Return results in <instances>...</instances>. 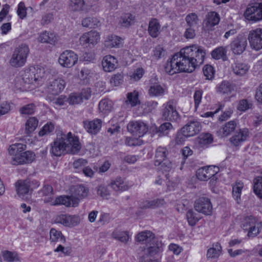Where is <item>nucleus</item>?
<instances>
[{"label":"nucleus","instance_id":"29","mask_svg":"<svg viewBox=\"0 0 262 262\" xmlns=\"http://www.w3.org/2000/svg\"><path fill=\"white\" fill-rule=\"evenodd\" d=\"M37 39L41 43L54 44L58 41V37L53 32L45 31L39 34Z\"/></svg>","mask_w":262,"mask_h":262},{"label":"nucleus","instance_id":"30","mask_svg":"<svg viewBox=\"0 0 262 262\" xmlns=\"http://www.w3.org/2000/svg\"><path fill=\"white\" fill-rule=\"evenodd\" d=\"M101 121L100 119H96L92 121H85L83 125L88 132L92 134H97L101 127Z\"/></svg>","mask_w":262,"mask_h":262},{"label":"nucleus","instance_id":"51","mask_svg":"<svg viewBox=\"0 0 262 262\" xmlns=\"http://www.w3.org/2000/svg\"><path fill=\"white\" fill-rule=\"evenodd\" d=\"M186 218L190 226H194L200 219L198 214L192 210H189L186 213Z\"/></svg>","mask_w":262,"mask_h":262},{"label":"nucleus","instance_id":"63","mask_svg":"<svg viewBox=\"0 0 262 262\" xmlns=\"http://www.w3.org/2000/svg\"><path fill=\"white\" fill-rule=\"evenodd\" d=\"M188 137H189L184 132H182V129H181V130L177 133L175 139L176 143L177 145H182Z\"/></svg>","mask_w":262,"mask_h":262},{"label":"nucleus","instance_id":"16","mask_svg":"<svg viewBox=\"0 0 262 262\" xmlns=\"http://www.w3.org/2000/svg\"><path fill=\"white\" fill-rule=\"evenodd\" d=\"M236 86L229 81L224 80L216 86V92L217 94L231 98L235 96Z\"/></svg>","mask_w":262,"mask_h":262},{"label":"nucleus","instance_id":"25","mask_svg":"<svg viewBox=\"0 0 262 262\" xmlns=\"http://www.w3.org/2000/svg\"><path fill=\"white\" fill-rule=\"evenodd\" d=\"M35 159V155L33 151L28 150L23 151L21 155L16 157L12 162L13 165L26 164L32 163Z\"/></svg>","mask_w":262,"mask_h":262},{"label":"nucleus","instance_id":"57","mask_svg":"<svg viewBox=\"0 0 262 262\" xmlns=\"http://www.w3.org/2000/svg\"><path fill=\"white\" fill-rule=\"evenodd\" d=\"M127 97V100L126 101V102L129 103L132 106H135L139 102L138 99V93L136 91L128 93Z\"/></svg>","mask_w":262,"mask_h":262},{"label":"nucleus","instance_id":"53","mask_svg":"<svg viewBox=\"0 0 262 262\" xmlns=\"http://www.w3.org/2000/svg\"><path fill=\"white\" fill-rule=\"evenodd\" d=\"M41 193L42 196L45 197L44 202L48 203L47 200L48 198H50L52 200L53 199V188L51 186L49 185H45L41 190Z\"/></svg>","mask_w":262,"mask_h":262},{"label":"nucleus","instance_id":"8","mask_svg":"<svg viewBox=\"0 0 262 262\" xmlns=\"http://www.w3.org/2000/svg\"><path fill=\"white\" fill-rule=\"evenodd\" d=\"M248 39L251 48L255 51L262 49V29L256 28L250 31Z\"/></svg>","mask_w":262,"mask_h":262},{"label":"nucleus","instance_id":"5","mask_svg":"<svg viewBox=\"0 0 262 262\" xmlns=\"http://www.w3.org/2000/svg\"><path fill=\"white\" fill-rule=\"evenodd\" d=\"M100 35L95 31H91L82 34L79 39V44L84 48H92L100 41Z\"/></svg>","mask_w":262,"mask_h":262},{"label":"nucleus","instance_id":"37","mask_svg":"<svg viewBox=\"0 0 262 262\" xmlns=\"http://www.w3.org/2000/svg\"><path fill=\"white\" fill-rule=\"evenodd\" d=\"M222 248L219 243H214L212 247L208 249L207 252V257L208 258L214 259L219 257L222 254Z\"/></svg>","mask_w":262,"mask_h":262},{"label":"nucleus","instance_id":"2","mask_svg":"<svg viewBox=\"0 0 262 262\" xmlns=\"http://www.w3.org/2000/svg\"><path fill=\"white\" fill-rule=\"evenodd\" d=\"M30 53L29 46L26 43H21L16 46L12 52L8 63L11 67L19 68L24 67Z\"/></svg>","mask_w":262,"mask_h":262},{"label":"nucleus","instance_id":"47","mask_svg":"<svg viewBox=\"0 0 262 262\" xmlns=\"http://www.w3.org/2000/svg\"><path fill=\"white\" fill-rule=\"evenodd\" d=\"M261 227V222L259 220L257 221L255 224L247 230L248 231L247 236L250 238L255 237L259 233Z\"/></svg>","mask_w":262,"mask_h":262},{"label":"nucleus","instance_id":"9","mask_svg":"<svg viewBox=\"0 0 262 262\" xmlns=\"http://www.w3.org/2000/svg\"><path fill=\"white\" fill-rule=\"evenodd\" d=\"M244 16L245 18L253 22L258 21L262 19V8L257 3L249 5L246 8Z\"/></svg>","mask_w":262,"mask_h":262},{"label":"nucleus","instance_id":"50","mask_svg":"<svg viewBox=\"0 0 262 262\" xmlns=\"http://www.w3.org/2000/svg\"><path fill=\"white\" fill-rule=\"evenodd\" d=\"M254 192L259 198L262 199V177H257L253 180Z\"/></svg>","mask_w":262,"mask_h":262},{"label":"nucleus","instance_id":"39","mask_svg":"<svg viewBox=\"0 0 262 262\" xmlns=\"http://www.w3.org/2000/svg\"><path fill=\"white\" fill-rule=\"evenodd\" d=\"M167 155V150L166 148L162 147H159L156 151L155 165L160 166L161 163L166 160Z\"/></svg>","mask_w":262,"mask_h":262},{"label":"nucleus","instance_id":"35","mask_svg":"<svg viewBox=\"0 0 262 262\" xmlns=\"http://www.w3.org/2000/svg\"><path fill=\"white\" fill-rule=\"evenodd\" d=\"M154 234L150 231L145 230L139 232L135 236V240L140 243L145 242L146 244L155 239Z\"/></svg>","mask_w":262,"mask_h":262},{"label":"nucleus","instance_id":"11","mask_svg":"<svg viewBox=\"0 0 262 262\" xmlns=\"http://www.w3.org/2000/svg\"><path fill=\"white\" fill-rule=\"evenodd\" d=\"M163 249V245L162 242L155 238L148 244H146L143 249L144 254L142 256L149 258L160 253Z\"/></svg>","mask_w":262,"mask_h":262},{"label":"nucleus","instance_id":"10","mask_svg":"<svg viewBox=\"0 0 262 262\" xmlns=\"http://www.w3.org/2000/svg\"><path fill=\"white\" fill-rule=\"evenodd\" d=\"M51 146V152L55 156L58 157L67 154L65 134L58 135Z\"/></svg>","mask_w":262,"mask_h":262},{"label":"nucleus","instance_id":"19","mask_svg":"<svg viewBox=\"0 0 262 262\" xmlns=\"http://www.w3.org/2000/svg\"><path fill=\"white\" fill-rule=\"evenodd\" d=\"M219 171L218 167L208 166L201 167L196 171V177L201 181H207L213 177Z\"/></svg>","mask_w":262,"mask_h":262},{"label":"nucleus","instance_id":"54","mask_svg":"<svg viewBox=\"0 0 262 262\" xmlns=\"http://www.w3.org/2000/svg\"><path fill=\"white\" fill-rule=\"evenodd\" d=\"M133 20V16L131 14L127 13L120 17L119 24L122 27H127L132 24Z\"/></svg>","mask_w":262,"mask_h":262},{"label":"nucleus","instance_id":"34","mask_svg":"<svg viewBox=\"0 0 262 262\" xmlns=\"http://www.w3.org/2000/svg\"><path fill=\"white\" fill-rule=\"evenodd\" d=\"M26 149V145L21 143H16L11 145L9 148V152L12 156V162H13L16 157L19 156Z\"/></svg>","mask_w":262,"mask_h":262},{"label":"nucleus","instance_id":"7","mask_svg":"<svg viewBox=\"0 0 262 262\" xmlns=\"http://www.w3.org/2000/svg\"><path fill=\"white\" fill-rule=\"evenodd\" d=\"M66 85L64 80L60 77L52 78L48 80L46 84L47 92L55 95L60 93Z\"/></svg>","mask_w":262,"mask_h":262},{"label":"nucleus","instance_id":"33","mask_svg":"<svg viewBox=\"0 0 262 262\" xmlns=\"http://www.w3.org/2000/svg\"><path fill=\"white\" fill-rule=\"evenodd\" d=\"M112 237L123 244H127L130 239L129 232L119 229H115L112 233Z\"/></svg>","mask_w":262,"mask_h":262},{"label":"nucleus","instance_id":"45","mask_svg":"<svg viewBox=\"0 0 262 262\" xmlns=\"http://www.w3.org/2000/svg\"><path fill=\"white\" fill-rule=\"evenodd\" d=\"M227 49L226 47H220L212 51L211 55L215 59H223L224 60L227 59Z\"/></svg>","mask_w":262,"mask_h":262},{"label":"nucleus","instance_id":"21","mask_svg":"<svg viewBox=\"0 0 262 262\" xmlns=\"http://www.w3.org/2000/svg\"><path fill=\"white\" fill-rule=\"evenodd\" d=\"M55 222L61 224L64 226H74L79 222V219L77 216H73L67 214H59L56 216Z\"/></svg>","mask_w":262,"mask_h":262},{"label":"nucleus","instance_id":"55","mask_svg":"<svg viewBox=\"0 0 262 262\" xmlns=\"http://www.w3.org/2000/svg\"><path fill=\"white\" fill-rule=\"evenodd\" d=\"M185 21L188 27H194L198 24V16L194 13H190L186 16L185 18Z\"/></svg>","mask_w":262,"mask_h":262},{"label":"nucleus","instance_id":"60","mask_svg":"<svg viewBox=\"0 0 262 262\" xmlns=\"http://www.w3.org/2000/svg\"><path fill=\"white\" fill-rule=\"evenodd\" d=\"M34 111L35 105L32 103L24 105L19 109L20 113L24 115H31L34 113Z\"/></svg>","mask_w":262,"mask_h":262},{"label":"nucleus","instance_id":"41","mask_svg":"<svg viewBox=\"0 0 262 262\" xmlns=\"http://www.w3.org/2000/svg\"><path fill=\"white\" fill-rule=\"evenodd\" d=\"M38 124V121L37 118L34 117L29 118L25 123V133L28 135H30L36 129Z\"/></svg>","mask_w":262,"mask_h":262},{"label":"nucleus","instance_id":"38","mask_svg":"<svg viewBox=\"0 0 262 262\" xmlns=\"http://www.w3.org/2000/svg\"><path fill=\"white\" fill-rule=\"evenodd\" d=\"M111 188L115 191H123L128 189L126 183L120 178H116L112 181L110 184Z\"/></svg>","mask_w":262,"mask_h":262},{"label":"nucleus","instance_id":"56","mask_svg":"<svg viewBox=\"0 0 262 262\" xmlns=\"http://www.w3.org/2000/svg\"><path fill=\"white\" fill-rule=\"evenodd\" d=\"M165 50L160 45L157 46L152 50V57L155 60H159L164 55Z\"/></svg>","mask_w":262,"mask_h":262},{"label":"nucleus","instance_id":"12","mask_svg":"<svg viewBox=\"0 0 262 262\" xmlns=\"http://www.w3.org/2000/svg\"><path fill=\"white\" fill-rule=\"evenodd\" d=\"M65 140L67 154L74 155L79 152L81 146L77 137L69 132L65 134Z\"/></svg>","mask_w":262,"mask_h":262},{"label":"nucleus","instance_id":"49","mask_svg":"<svg viewBox=\"0 0 262 262\" xmlns=\"http://www.w3.org/2000/svg\"><path fill=\"white\" fill-rule=\"evenodd\" d=\"M258 221V220L252 216H248L245 217L242 221L241 227L245 231H247L250 227Z\"/></svg>","mask_w":262,"mask_h":262},{"label":"nucleus","instance_id":"20","mask_svg":"<svg viewBox=\"0 0 262 262\" xmlns=\"http://www.w3.org/2000/svg\"><path fill=\"white\" fill-rule=\"evenodd\" d=\"M35 183L36 186H33L30 180H18L16 183V189L18 195H25L29 192L30 190L37 188L39 186V183L36 180H33L32 183Z\"/></svg>","mask_w":262,"mask_h":262},{"label":"nucleus","instance_id":"15","mask_svg":"<svg viewBox=\"0 0 262 262\" xmlns=\"http://www.w3.org/2000/svg\"><path fill=\"white\" fill-rule=\"evenodd\" d=\"M162 116L165 120L169 121H176L179 119V115L176 110V102L174 100H169L164 104Z\"/></svg>","mask_w":262,"mask_h":262},{"label":"nucleus","instance_id":"31","mask_svg":"<svg viewBox=\"0 0 262 262\" xmlns=\"http://www.w3.org/2000/svg\"><path fill=\"white\" fill-rule=\"evenodd\" d=\"M122 39L115 35H109L106 37L104 42V46L108 49L119 48L122 45Z\"/></svg>","mask_w":262,"mask_h":262},{"label":"nucleus","instance_id":"28","mask_svg":"<svg viewBox=\"0 0 262 262\" xmlns=\"http://www.w3.org/2000/svg\"><path fill=\"white\" fill-rule=\"evenodd\" d=\"M220 20V16L216 12H210L204 20V28L208 31L212 30L213 27L219 23Z\"/></svg>","mask_w":262,"mask_h":262},{"label":"nucleus","instance_id":"42","mask_svg":"<svg viewBox=\"0 0 262 262\" xmlns=\"http://www.w3.org/2000/svg\"><path fill=\"white\" fill-rule=\"evenodd\" d=\"M113 102L107 99H104L101 100L99 103V109L100 112L104 115L110 113L113 110Z\"/></svg>","mask_w":262,"mask_h":262},{"label":"nucleus","instance_id":"1","mask_svg":"<svg viewBox=\"0 0 262 262\" xmlns=\"http://www.w3.org/2000/svg\"><path fill=\"white\" fill-rule=\"evenodd\" d=\"M179 53L188 70V73L204 62L206 52L204 49L196 45H192L182 49Z\"/></svg>","mask_w":262,"mask_h":262},{"label":"nucleus","instance_id":"40","mask_svg":"<svg viewBox=\"0 0 262 262\" xmlns=\"http://www.w3.org/2000/svg\"><path fill=\"white\" fill-rule=\"evenodd\" d=\"M249 67L245 63L236 62L232 65V70L236 76H243L248 71Z\"/></svg>","mask_w":262,"mask_h":262},{"label":"nucleus","instance_id":"58","mask_svg":"<svg viewBox=\"0 0 262 262\" xmlns=\"http://www.w3.org/2000/svg\"><path fill=\"white\" fill-rule=\"evenodd\" d=\"M68 101L70 104H77L83 102L81 95L79 93L71 94L68 98Z\"/></svg>","mask_w":262,"mask_h":262},{"label":"nucleus","instance_id":"64","mask_svg":"<svg viewBox=\"0 0 262 262\" xmlns=\"http://www.w3.org/2000/svg\"><path fill=\"white\" fill-rule=\"evenodd\" d=\"M251 103L249 102L248 100L243 99L238 102L237 109L239 111L244 112L249 109L251 107Z\"/></svg>","mask_w":262,"mask_h":262},{"label":"nucleus","instance_id":"24","mask_svg":"<svg viewBox=\"0 0 262 262\" xmlns=\"http://www.w3.org/2000/svg\"><path fill=\"white\" fill-rule=\"evenodd\" d=\"M249 134V132L248 129H240L230 138V142L233 145L237 146L247 140Z\"/></svg>","mask_w":262,"mask_h":262},{"label":"nucleus","instance_id":"4","mask_svg":"<svg viewBox=\"0 0 262 262\" xmlns=\"http://www.w3.org/2000/svg\"><path fill=\"white\" fill-rule=\"evenodd\" d=\"M45 74L43 67L40 66H30L24 69L22 78L25 83L34 84L39 81Z\"/></svg>","mask_w":262,"mask_h":262},{"label":"nucleus","instance_id":"59","mask_svg":"<svg viewBox=\"0 0 262 262\" xmlns=\"http://www.w3.org/2000/svg\"><path fill=\"white\" fill-rule=\"evenodd\" d=\"M54 129V125L50 122L45 124L38 133L39 136H43L52 132Z\"/></svg>","mask_w":262,"mask_h":262},{"label":"nucleus","instance_id":"26","mask_svg":"<svg viewBox=\"0 0 262 262\" xmlns=\"http://www.w3.org/2000/svg\"><path fill=\"white\" fill-rule=\"evenodd\" d=\"M101 64L103 70L105 72H111L117 68L118 60L113 56L106 55L103 58Z\"/></svg>","mask_w":262,"mask_h":262},{"label":"nucleus","instance_id":"48","mask_svg":"<svg viewBox=\"0 0 262 262\" xmlns=\"http://www.w3.org/2000/svg\"><path fill=\"white\" fill-rule=\"evenodd\" d=\"M84 5L83 0H70L69 10L73 12L82 11Z\"/></svg>","mask_w":262,"mask_h":262},{"label":"nucleus","instance_id":"13","mask_svg":"<svg viewBox=\"0 0 262 262\" xmlns=\"http://www.w3.org/2000/svg\"><path fill=\"white\" fill-rule=\"evenodd\" d=\"M194 208L198 212L205 215H210L212 211V206L209 198L202 196L194 202Z\"/></svg>","mask_w":262,"mask_h":262},{"label":"nucleus","instance_id":"22","mask_svg":"<svg viewBox=\"0 0 262 262\" xmlns=\"http://www.w3.org/2000/svg\"><path fill=\"white\" fill-rule=\"evenodd\" d=\"M73 198L69 196H59L52 200L50 198H48V203L51 205H64L66 207H76V205L73 203Z\"/></svg>","mask_w":262,"mask_h":262},{"label":"nucleus","instance_id":"17","mask_svg":"<svg viewBox=\"0 0 262 262\" xmlns=\"http://www.w3.org/2000/svg\"><path fill=\"white\" fill-rule=\"evenodd\" d=\"M127 130L134 136L139 137L143 136L148 131L147 125L141 121H131L127 126Z\"/></svg>","mask_w":262,"mask_h":262},{"label":"nucleus","instance_id":"61","mask_svg":"<svg viewBox=\"0 0 262 262\" xmlns=\"http://www.w3.org/2000/svg\"><path fill=\"white\" fill-rule=\"evenodd\" d=\"M3 255L4 259L8 261L12 262L18 260L17 254L15 252L6 251L3 253Z\"/></svg>","mask_w":262,"mask_h":262},{"label":"nucleus","instance_id":"62","mask_svg":"<svg viewBox=\"0 0 262 262\" xmlns=\"http://www.w3.org/2000/svg\"><path fill=\"white\" fill-rule=\"evenodd\" d=\"M17 14L23 19L27 16V8L24 2H20L17 6Z\"/></svg>","mask_w":262,"mask_h":262},{"label":"nucleus","instance_id":"3","mask_svg":"<svg viewBox=\"0 0 262 262\" xmlns=\"http://www.w3.org/2000/svg\"><path fill=\"white\" fill-rule=\"evenodd\" d=\"M185 63L178 52L167 60L164 66V69L167 73L171 75L180 72L188 73L186 64Z\"/></svg>","mask_w":262,"mask_h":262},{"label":"nucleus","instance_id":"44","mask_svg":"<svg viewBox=\"0 0 262 262\" xmlns=\"http://www.w3.org/2000/svg\"><path fill=\"white\" fill-rule=\"evenodd\" d=\"M50 240L51 242L65 243L66 238L60 231L52 228L50 231Z\"/></svg>","mask_w":262,"mask_h":262},{"label":"nucleus","instance_id":"18","mask_svg":"<svg viewBox=\"0 0 262 262\" xmlns=\"http://www.w3.org/2000/svg\"><path fill=\"white\" fill-rule=\"evenodd\" d=\"M70 191L73 198V203L77 206H78L80 200L86 198L89 193L88 188L81 185L73 187Z\"/></svg>","mask_w":262,"mask_h":262},{"label":"nucleus","instance_id":"43","mask_svg":"<svg viewBox=\"0 0 262 262\" xmlns=\"http://www.w3.org/2000/svg\"><path fill=\"white\" fill-rule=\"evenodd\" d=\"M165 90L158 83L151 85L148 89V93L150 97H156L163 96L164 94Z\"/></svg>","mask_w":262,"mask_h":262},{"label":"nucleus","instance_id":"14","mask_svg":"<svg viewBox=\"0 0 262 262\" xmlns=\"http://www.w3.org/2000/svg\"><path fill=\"white\" fill-rule=\"evenodd\" d=\"M247 44L246 37L244 35H238L230 45L231 51L235 55H240L246 50Z\"/></svg>","mask_w":262,"mask_h":262},{"label":"nucleus","instance_id":"32","mask_svg":"<svg viewBox=\"0 0 262 262\" xmlns=\"http://www.w3.org/2000/svg\"><path fill=\"white\" fill-rule=\"evenodd\" d=\"M148 32L150 36L153 38L157 37L161 32V25L156 18H151L149 21Z\"/></svg>","mask_w":262,"mask_h":262},{"label":"nucleus","instance_id":"36","mask_svg":"<svg viewBox=\"0 0 262 262\" xmlns=\"http://www.w3.org/2000/svg\"><path fill=\"white\" fill-rule=\"evenodd\" d=\"M244 187V183L240 181H236L232 185V196L237 204L241 202V194Z\"/></svg>","mask_w":262,"mask_h":262},{"label":"nucleus","instance_id":"27","mask_svg":"<svg viewBox=\"0 0 262 262\" xmlns=\"http://www.w3.org/2000/svg\"><path fill=\"white\" fill-rule=\"evenodd\" d=\"M237 121L231 120L222 126L219 134L221 137H227L233 133L237 125Z\"/></svg>","mask_w":262,"mask_h":262},{"label":"nucleus","instance_id":"46","mask_svg":"<svg viewBox=\"0 0 262 262\" xmlns=\"http://www.w3.org/2000/svg\"><path fill=\"white\" fill-rule=\"evenodd\" d=\"M82 25L84 27L95 28L100 25V22L97 17H88L82 20Z\"/></svg>","mask_w":262,"mask_h":262},{"label":"nucleus","instance_id":"52","mask_svg":"<svg viewBox=\"0 0 262 262\" xmlns=\"http://www.w3.org/2000/svg\"><path fill=\"white\" fill-rule=\"evenodd\" d=\"M213 140L212 137L210 134H201L198 139V142L201 146L210 144Z\"/></svg>","mask_w":262,"mask_h":262},{"label":"nucleus","instance_id":"6","mask_svg":"<svg viewBox=\"0 0 262 262\" xmlns=\"http://www.w3.org/2000/svg\"><path fill=\"white\" fill-rule=\"evenodd\" d=\"M78 55L71 50L63 52L60 54L58 59L59 64L62 67L66 68L73 67L78 62Z\"/></svg>","mask_w":262,"mask_h":262},{"label":"nucleus","instance_id":"23","mask_svg":"<svg viewBox=\"0 0 262 262\" xmlns=\"http://www.w3.org/2000/svg\"><path fill=\"white\" fill-rule=\"evenodd\" d=\"M181 129L182 132L190 137L195 136L200 132L201 129V125L199 121L192 120L188 122Z\"/></svg>","mask_w":262,"mask_h":262}]
</instances>
